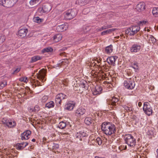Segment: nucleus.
Here are the masks:
<instances>
[{"label": "nucleus", "instance_id": "obj_45", "mask_svg": "<svg viewBox=\"0 0 158 158\" xmlns=\"http://www.w3.org/2000/svg\"><path fill=\"white\" fill-rule=\"evenodd\" d=\"M38 12H39L40 14H42L43 13H45L44 11V10L42 7L39 8L38 10Z\"/></svg>", "mask_w": 158, "mask_h": 158}, {"label": "nucleus", "instance_id": "obj_18", "mask_svg": "<svg viewBox=\"0 0 158 158\" xmlns=\"http://www.w3.org/2000/svg\"><path fill=\"white\" fill-rule=\"evenodd\" d=\"M117 58V57L116 56H110L108 57L106 61L109 64H110L112 65H114V62Z\"/></svg>", "mask_w": 158, "mask_h": 158}, {"label": "nucleus", "instance_id": "obj_54", "mask_svg": "<svg viewBox=\"0 0 158 158\" xmlns=\"http://www.w3.org/2000/svg\"><path fill=\"white\" fill-rule=\"evenodd\" d=\"M20 70V69H15V71H14V72L15 73H18V72H19Z\"/></svg>", "mask_w": 158, "mask_h": 158}, {"label": "nucleus", "instance_id": "obj_13", "mask_svg": "<svg viewBox=\"0 0 158 158\" xmlns=\"http://www.w3.org/2000/svg\"><path fill=\"white\" fill-rule=\"evenodd\" d=\"M141 48L140 45L134 44L131 47L130 50L131 52H136L140 50Z\"/></svg>", "mask_w": 158, "mask_h": 158}, {"label": "nucleus", "instance_id": "obj_46", "mask_svg": "<svg viewBox=\"0 0 158 158\" xmlns=\"http://www.w3.org/2000/svg\"><path fill=\"white\" fill-rule=\"evenodd\" d=\"M96 140L98 142V145H100L102 144V142L100 138L98 137L97 139Z\"/></svg>", "mask_w": 158, "mask_h": 158}, {"label": "nucleus", "instance_id": "obj_26", "mask_svg": "<svg viewBox=\"0 0 158 158\" xmlns=\"http://www.w3.org/2000/svg\"><path fill=\"white\" fill-rule=\"evenodd\" d=\"M62 36L60 34H57L54 36L53 40L56 42H57L62 39Z\"/></svg>", "mask_w": 158, "mask_h": 158}, {"label": "nucleus", "instance_id": "obj_33", "mask_svg": "<svg viewBox=\"0 0 158 158\" xmlns=\"http://www.w3.org/2000/svg\"><path fill=\"white\" fill-rule=\"evenodd\" d=\"M66 126V123L62 121L60 122L58 126V127L60 129H64Z\"/></svg>", "mask_w": 158, "mask_h": 158}, {"label": "nucleus", "instance_id": "obj_53", "mask_svg": "<svg viewBox=\"0 0 158 158\" xmlns=\"http://www.w3.org/2000/svg\"><path fill=\"white\" fill-rule=\"evenodd\" d=\"M106 31H107V34L110 33L111 32V29L107 30H106Z\"/></svg>", "mask_w": 158, "mask_h": 158}, {"label": "nucleus", "instance_id": "obj_60", "mask_svg": "<svg viewBox=\"0 0 158 158\" xmlns=\"http://www.w3.org/2000/svg\"><path fill=\"white\" fill-rule=\"evenodd\" d=\"M95 158H104V157H100L98 156H96L95 157Z\"/></svg>", "mask_w": 158, "mask_h": 158}, {"label": "nucleus", "instance_id": "obj_30", "mask_svg": "<svg viewBox=\"0 0 158 158\" xmlns=\"http://www.w3.org/2000/svg\"><path fill=\"white\" fill-rule=\"evenodd\" d=\"M54 102L53 101H51L46 104L45 107L50 108L54 107Z\"/></svg>", "mask_w": 158, "mask_h": 158}, {"label": "nucleus", "instance_id": "obj_16", "mask_svg": "<svg viewBox=\"0 0 158 158\" xmlns=\"http://www.w3.org/2000/svg\"><path fill=\"white\" fill-rule=\"evenodd\" d=\"M145 5L144 2H141L138 4L135 9L139 12H140L143 10L145 9Z\"/></svg>", "mask_w": 158, "mask_h": 158}, {"label": "nucleus", "instance_id": "obj_29", "mask_svg": "<svg viewBox=\"0 0 158 158\" xmlns=\"http://www.w3.org/2000/svg\"><path fill=\"white\" fill-rule=\"evenodd\" d=\"M113 46L110 45L106 48L105 52L108 54L110 53L113 51Z\"/></svg>", "mask_w": 158, "mask_h": 158}, {"label": "nucleus", "instance_id": "obj_59", "mask_svg": "<svg viewBox=\"0 0 158 158\" xmlns=\"http://www.w3.org/2000/svg\"><path fill=\"white\" fill-rule=\"evenodd\" d=\"M47 98H48L47 97V96H44V97H43V99H47Z\"/></svg>", "mask_w": 158, "mask_h": 158}, {"label": "nucleus", "instance_id": "obj_36", "mask_svg": "<svg viewBox=\"0 0 158 158\" xmlns=\"http://www.w3.org/2000/svg\"><path fill=\"white\" fill-rule=\"evenodd\" d=\"M138 63L136 62H135L131 64V67L132 68L135 70V72H137V70H138Z\"/></svg>", "mask_w": 158, "mask_h": 158}, {"label": "nucleus", "instance_id": "obj_64", "mask_svg": "<svg viewBox=\"0 0 158 158\" xmlns=\"http://www.w3.org/2000/svg\"><path fill=\"white\" fill-rule=\"evenodd\" d=\"M156 152L157 153V157L158 158V149L156 150Z\"/></svg>", "mask_w": 158, "mask_h": 158}, {"label": "nucleus", "instance_id": "obj_51", "mask_svg": "<svg viewBox=\"0 0 158 158\" xmlns=\"http://www.w3.org/2000/svg\"><path fill=\"white\" fill-rule=\"evenodd\" d=\"M146 22L145 21H140L139 22V24H142L143 25V24H145L146 23Z\"/></svg>", "mask_w": 158, "mask_h": 158}, {"label": "nucleus", "instance_id": "obj_7", "mask_svg": "<svg viewBox=\"0 0 158 158\" xmlns=\"http://www.w3.org/2000/svg\"><path fill=\"white\" fill-rule=\"evenodd\" d=\"M143 109L145 114L150 116L152 113V108L150 104L148 102H145L143 104Z\"/></svg>", "mask_w": 158, "mask_h": 158}, {"label": "nucleus", "instance_id": "obj_27", "mask_svg": "<svg viewBox=\"0 0 158 158\" xmlns=\"http://www.w3.org/2000/svg\"><path fill=\"white\" fill-rule=\"evenodd\" d=\"M84 121L86 124L89 125H91L93 122V120L91 118L87 117L85 118Z\"/></svg>", "mask_w": 158, "mask_h": 158}, {"label": "nucleus", "instance_id": "obj_44", "mask_svg": "<svg viewBox=\"0 0 158 158\" xmlns=\"http://www.w3.org/2000/svg\"><path fill=\"white\" fill-rule=\"evenodd\" d=\"M19 81H23L24 82H27V77H21L19 79Z\"/></svg>", "mask_w": 158, "mask_h": 158}, {"label": "nucleus", "instance_id": "obj_62", "mask_svg": "<svg viewBox=\"0 0 158 158\" xmlns=\"http://www.w3.org/2000/svg\"><path fill=\"white\" fill-rule=\"evenodd\" d=\"M67 61H68V60H64V61H62V62H65L66 63L67 62Z\"/></svg>", "mask_w": 158, "mask_h": 158}, {"label": "nucleus", "instance_id": "obj_32", "mask_svg": "<svg viewBox=\"0 0 158 158\" xmlns=\"http://www.w3.org/2000/svg\"><path fill=\"white\" fill-rule=\"evenodd\" d=\"M80 86L81 87L84 88L85 90H87L88 89V85L85 81L83 82L82 83H81Z\"/></svg>", "mask_w": 158, "mask_h": 158}, {"label": "nucleus", "instance_id": "obj_1", "mask_svg": "<svg viewBox=\"0 0 158 158\" xmlns=\"http://www.w3.org/2000/svg\"><path fill=\"white\" fill-rule=\"evenodd\" d=\"M102 130L106 135H111L116 131L115 125L111 123L105 122L102 125Z\"/></svg>", "mask_w": 158, "mask_h": 158}, {"label": "nucleus", "instance_id": "obj_56", "mask_svg": "<svg viewBox=\"0 0 158 158\" xmlns=\"http://www.w3.org/2000/svg\"><path fill=\"white\" fill-rule=\"evenodd\" d=\"M26 143H28L26 142V143H20L21 144L22 146H25V144H26Z\"/></svg>", "mask_w": 158, "mask_h": 158}, {"label": "nucleus", "instance_id": "obj_55", "mask_svg": "<svg viewBox=\"0 0 158 158\" xmlns=\"http://www.w3.org/2000/svg\"><path fill=\"white\" fill-rule=\"evenodd\" d=\"M142 102H139L138 103V106H139V107H140L142 106Z\"/></svg>", "mask_w": 158, "mask_h": 158}, {"label": "nucleus", "instance_id": "obj_3", "mask_svg": "<svg viewBox=\"0 0 158 158\" xmlns=\"http://www.w3.org/2000/svg\"><path fill=\"white\" fill-rule=\"evenodd\" d=\"M67 95L63 93H60L56 95L55 99V102L57 107H60L62 101L64 99H67Z\"/></svg>", "mask_w": 158, "mask_h": 158}, {"label": "nucleus", "instance_id": "obj_15", "mask_svg": "<svg viewBox=\"0 0 158 158\" xmlns=\"http://www.w3.org/2000/svg\"><path fill=\"white\" fill-rule=\"evenodd\" d=\"M37 78L42 81H43L45 75V71L40 70L39 73H37Z\"/></svg>", "mask_w": 158, "mask_h": 158}, {"label": "nucleus", "instance_id": "obj_28", "mask_svg": "<svg viewBox=\"0 0 158 158\" xmlns=\"http://www.w3.org/2000/svg\"><path fill=\"white\" fill-rule=\"evenodd\" d=\"M133 31L132 30L131 27L128 28L125 31V33L128 35L130 36H133L135 34H132Z\"/></svg>", "mask_w": 158, "mask_h": 158}, {"label": "nucleus", "instance_id": "obj_35", "mask_svg": "<svg viewBox=\"0 0 158 158\" xmlns=\"http://www.w3.org/2000/svg\"><path fill=\"white\" fill-rule=\"evenodd\" d=\"M39 1V0H31L29 2V4L31 6H35L38 3Z\"/></svg>", "mask_w": 158, "mask_h": 158}, {"label": "nucleus", "instance_id": "obj_50", "mask_svg": "<svg viewBox=\"0 0 158 158\" xmlns=\"http://www.w3.org/2000/svg\"><path fill=\"white\" fill-rule=\"evenodd\" d=\"M101 34L102 35H105L107 34L106 30L102 31V32Z\"/></svg>", "mask_w": 158, "mask_h": 158}, {"label": "nucleus", "instance_id": "obj_52", "mask_svg": "<svg viewBox=\"0 0 158 158\" xmlns=\"http://www.w3.org/2000/svg\"><path fill=\"white\" fill-rule=\"evenodd\" d=\"M106 29H108L112 27V26L111 25H110L106 26Z\"/></svg>", "mask_w": 158, "mask_h": 158}, {"label": "nucleus", "instance_id": "obj_22", "mask_svg": "<svg viewBox=\"0 0 158 158\" xmlns=\"http://www.w3.org/2000/svg\"><path fill=\"white\" fill-rule=\"evenodd\" d=\"M42 58V57L40 56H34L31 58V63H33L35 62L38 60H41Z\"/></svg>", "mask_w": 158, "mask_h": 158}, {"label": "nucleus", "instance_id": "obj_12", "mask_svg": "<svg viewBox=\"0 0 158 158\" xmlns=\"http://www.w3.org/2000/svg\"><path fill=\"white\" fill-rule=\"evenodd\" d=\"M27 31V29L24 27H23L19 31L18 34L21 37H24L26 35Z\"/></svg>", "mask_w": 158, "mask_h": 158}, {"label": "nucleus", "instance_id": "obj_49", "mask_svg": "<svg viewBox=\"0 0 158 158\" xmlns=\"http://www.w3.org/2000/svg\"><path fill=\"white\" fill-rule=\"evenodd\" d=\"M96 65H97L96 63L93 62L92 63H91L90 64V65H89L90 67H94Z\"/></svg>", "mask_w": 158, "mask_h": 158}, {"label": "nucleus", "instance_id": "obj_23", "mask_svg": "<svg viewBox=\"0 0 158 158\" xmlns=\"http://www.w3.org/2000/svg\"><path fill=\"white\" fill-rule=\"evenodd\" d=\"M88 1V0H77L76 2V3L81 6H82L87 3Z\"/></svg>", "mask_w": 158, "mask_h": 158}, {"label": "nucleus", "instance_id": "obj_5", "mask_svg": "<svg viewBox=\"0 0 158 158\" xmlns=\"http://www.w3.org/2000/svg\"><path fill=\"white\" fill-rule=\"evenodd\" d=\"M18 0H0V5L10 8Z\"/></svg>", "mask_w": 158, "mask_h": 158}, {"label": "nucleus", "instance_id": "obj_37", "mask_svg": "<svg viewBox=\"0 0 158 158\" xmlns=\"http://www.w3.org/2000/svg\"><path fill=\"white\" fill-rule=\"evenodd\" d=\"M7 85V82L6 81L3 80L0 82V89H2Z\"/></svg>", "mask_w": 158, "mask_h": 158}, {"label": "nucleus", "instance_id": "obj_25", "mask_svg": "<svg viewBox=\"0 0 158 158\" xmlns=\"http://www.w3.org/2000/svg\"><path fill=\"white\" fill-rule=\"evenodd\" d=\"M123 107L126 111L127 112H130L132 111V107L131 105H124Z\"/></svg>", "mask_w": 158, "mask_h": 158}, {"label": "nucleus", "instance_id": "obj_43", "mask_svg": "<svg viewBox=\"0 0 158 158\" xmlns=\"http://www.w3.org/2000/svg\"><path fill=\"white\" fill-rule=\"evenodd\" d=\"M34 20L35 22L37 23H40L41 21V19L38 17H36L34 18Z\"/></svg>", "mask_w": 158, "mask_h": 158}, {"label": "nucleus", "instance_id": "obj_38", "mask_svg": "<svg viewBox=\"0 0 158 158\" xmlns=\"http://www.w3.org/2000/svg\"><path fill=\"white\" fill-rule=\"evenodd\" d=\"M156 40L155 39V38L152 35H150L148 39V42L150 43H154L156 42Z\"/></svg>", "mask_w": 158, "mask_h": 158}, {"label": "nucleus", "instance_id": "obj_14", "mask_svg": "<svg viewBox=\"0 0 158 158\" xmlns=\"http://www.w3.org/2000/svg\"><path fill=\"white\" fill-rule=\"evenodd\" d=\"M31 132L29 130H27L21 134L22 140H27L29 138L28 136L31 134Z\"/></svg>", "mask_w": 158, "mask_h": 158}, {"label": "nucleus", "instance_id": "obj_19", "mask_svg": "<svg viewBox=\"0 0 158 158\" xmlns=\"http://www.w3.org/2000/svg\"><path fill=\"white\" fill-rule=\"evenodd\" d=\"M42 7L45 13L49 12L52 9L51 6L48 3L44 4Z\"/></svg>", "mask_w": 158, "mask_h": 158}, {"label": "nucleus", "instance_id": "obj_41", "mask_svg": "<svg viewBox=\"0 0 158 158\" xmlns=\"http://www.w3.org/2000/svg\"><path fill=\"white\" fill-rule=\"evenodd\" d=\"M5 37L4 35H0V44L2 43L5 40Z\"/></svg>", "mask_w": 158, "mask_h": 158}, {"label": "nucleus", "instance_id": "obj_20", "mask_svg": "<svg viewBox=\"0 0 158 158\" xmlns=\"http://www.w3.org/2000/svg\"><path fill=\"white\" fill-rule=\"evenodd\" d=\"M66 25L64 24L57 26L56 27V30L57 31L61 32L66 30V27H65Z\"/></svg>", "mask_w": 158, "mask_h": 158}, {"label": "nucleus", "instance_id": "obj_31", "mask_svg": "<svg viewBox=\"0 0 158 158\" xmlns=\"http://www.w3.org/2000/svg\"><path fill=\"white\" fill-rule=\"evenodd\" d=\"M53 50L52 48L50 47H47L44 48L42 51V52L43 53L45 52H51Z\"/></svg>", "mask_w": 158, "mask_h": 158}, {"label": "nucleus", "instance_id": "obj_48", "mask_svg": "<svg viewBox=\"0 0 158 158\" xmlns=\"http://www.w3.org/2000/svg\"><path fill=\"white\" fill-rule=\"evenodd\" d=\"M36 83L35 84V87L36 86H39L40 85H41V84H40L39 82L38 81H36Z\"/></svg>", "mask_w": 158, "mask_h": 158}, {"label": "nucleus", "instance_id": "obj_11", "mask_svg": "<svg viewBox=\"0 0 158 158\" xmlns=\"http://www.w3.org/2000/svg\"><path fill=\"white\" fill-rule=\"evenodd\" d=\"M88 135L86 131L85 132L84 131H81L79 132H77L76 134V137L77 138L80 139V140H82V138L86 137Z\"/></svg>", "mask_w": 158, "mask_h": 158}, {"label": "nucleus", "instance_id": "obj_58", "mask_svg": "<svg viewBox=\"0 0 158 158\" xmlns=\"http://www.w3.org/2000/svg\"><path fill=\"white\" fill-rule=\"evenodd\" d=\"M111 32H112V31H115L116 30V28H112V29H111Z\"/></svg>", "mask_w": 158, "mask_h": 158}, {"label": "nucleus", "instance_id": "obj_34", "mask_svg": "<svg viewBox=\"0 0 158 158\" xmlns=\"http://www.w3.org/2000/svg\"><path fill=\"white\" fill-rule=\"evenodd\" d=\"M153 15L155 16H158V7L153 8L152 10Z\"/></svg>", "mask_w": 158, "mask_h": 158}, {"label": "nucleus", "instance_id": "obj_6", "mask_svg": "<svg viewBox=\"0 0 158 158\" xmlns=\"http://www.w3.org/2000/svg\"><path fill=\"white\" fill-rule=\"evenodd\" d=\"M2 123L9 128L13 127L16 126L15 122L13 120L8 119L6 118H3L2 120Z\"/></svg>", "mask_w": 158, "mask_h": 158}, {"label": "nucleus", "instance_id": "obj_10", "mask_svg": "<svg viewBox=\"0 0 158 158\" xmlns=\"http://www.w3.org/2000/svg\"><path fill=\"white\" fill-rule=\"evenodd\" d=\"M75 102L73 101H69L65 105L64 109L69 111L72 110L75 106Z\"/></svg>", "mask_w": 158, "mask_h": 158}, {"label": "nucleus", "instance_id": "obj_63", "mask_svg": "<svg viewBox=\"0 0 158 158\" xmlns=\"http://www.w3.org/2000/svg\"><path fill=\"white\" fill-rule=\"evenodd\" d=\"M31 141L33 142H35V139H32Z\"/></svg>", "mask_w": 158, "mask_h": 158}, {"label": "nucleus", "instance_id": "obj_8", "mask_svg": "<svg viewBox=\"0 0 158 158\" xmlns=\"http://www.w3.org/2000/svg\"><path fill=\"white\" fill-rule=\"evenodd\" d=\"M135 85L134 81L131 78L130 80L125 81L124 82V85L125 88L130 89H133Z\"/></svg>", "mask_w": 158, "mask_h": 158}, {"label": "nucleus", "instance_id": "obj_57", "mask_svg": "<svg viewBox=\"0 0 158 158\" xmlns=\"http://www.w3.org/2000/svg\"><path fill=\"white\" fill-rule=\"evenodd\" d=\"M65 53V52L61 53H60V56H65V55H64Z\"/></svg>", "mask_w": 158, "mask_h": 158}, {"label": "nucleus", "instance_id": "obj_24", "mask_svg": "<svg viewBox=\"0 0 158 158\" xmlns=\"http://www.w3.org/2000/svg\"><path fill=\"white\" fill-rule=\"evenodd\" d=\"M132 30V34H135L138 32L140 29V27L138 26H134L131 27Z\"/></svg>", "mask_w": 158, "mask_h": 158}, {"label": "nucleus", "instance_id": "obj_40", "mask_svg": "<svg viewBox=\"0 0 158 158\" xmlns=\"http://www.w3.org/2000/svg\"><path fill=\"white\" fill-rule=\"evenodd\" d=\"M40 110V108L38 106L36 105L34 107V109H31L32 112H37Z\"/></svg>", "mask_w": 158, "mask_h": 158}, {"label": "nucleus", "instance_id": "obj_4", "mask_svg": "<svg viewBox=\"0 0 158 158\" xmlns=\"http://www.w3.org/2000/svg\"><path fill=\"white\" fill-rule=\"evenodd\" d=\"M77 14V10L73 9L68 10L64 15V17L67 20H70L75 17Z\"/></svg>", "mask_w": 158, "mask_h": 158}, {"label": "nucleus", "instance_id": "obj_42", "mask_svg": "<svg viewBox=\"0 0 158 158\" xmlns=\"http://www.w3.org/2000/svg\"><path fill=\"white\" fill-rule=\"evenodd\" d=\"M59 148V145L57 144H54L52 146V150L53 152L55 151L56 150L58 149Z\"/></svg>", "mask_w": 158, "mask_h": 158}, {"label": "nucleus", "instance_id": "obj_2", "mask_svg": "<svg viewBox=\"0 0 158 158\" xmlns=\"http://www.w3.org/2000/svg\"><path fill=\"white\" fill-rule=\"evenodd\" d=\"M125 142L128 145L131 147H134L136 143L135 139L131 135H126L124 137Z\"/></svg>", "mask_w": 158, "mask_h": 158}, {"label": "nucleus", "instance_id": "obj_9", "mask_svg": "<svg viewBox=\"0 0 158 158\" xmlns=\"http://www.w3.org/2000/svg\"><path fill=\"white\" fill-rule=\"evenodd\" d=\"M119 101V99L116 98L115 97H113L111 99H107V103L109 105L114 106V108L116 109L117 107L118 102Z\"/></svg>", "mask_w": 158, "mask_h": 158}, {"label": "nucleus", "instance_id": "obj_47", "mask_svg": "<svg viewBox=\"0 0 158 158\" xmlns=\"http://www.w3.org/2000/svg\"><path fill=\"white\" fill-rule=\"evenodd\" d=\"M106 29V26L104 25V26H103L102 27L98 29V31H101L103 30H105Z\"/></svg>", "mask_w": 158, "mask_h": 158}, {"label": "nucleus", "instance_id": "obj_61", "mask_svg": "<svg viewBox=\"0 0 158 158\" xmlns=\"http://www.w3.org/2000/svg\"><path fill=\"white\" fill-rule=\"evenodd\" d=\"M87 10L89 11V9L88 8H86V9H84L83 11V12H84L85 11H87Z\"/></svg>", "mask_w": 158, "mask_h": 158}, {"label": "nucleus", "instance_id": "obj_39", "mask_svg": "<svg viewBox=\"0 0 158 158\" xmlns=\"http://www.w3.org/2000/svg\"><path fill=\"white\" fill-rule=\"evenodd\" d=\"M25 145V146H22L21 143H19V145H17V149L19 150H22L23 149L28 145V143H26Z\"/></svg>", "mask_w": 158, "mask_h": 158}, {"label": "nucleus", "instance_id": "obj_17", "mask_svg": "<svg viewBox=\"0 0 158 158\" xmlns=\"http://www.w3.org/2000/svg\"><path fill=\"white\" fill-rule=\"evenodd\" d=\"M85 111L86 110L84 108H80L76 110L75 115L77 117H80L85 114Z\"/></svg>", "mask_w": 158, "mask_h": 158}, {"label": "nucleus", "instance_id": "obj_21", "mask_svg": "<svg viewBox=\"0 0 158 158\" xmlns=\"http://www.w3.org/2000/svg\"><path fill=\"white\" fill-rule=\"evenodd\" d=\"M102 90V89L101 88L97 86L93 90V94L94 95L100 94L101 93Z\"/></svg>", "mask_w": 158, "mask_h": 158}]
</instances>
